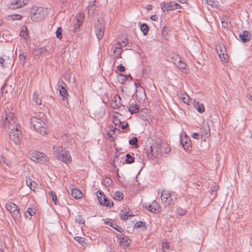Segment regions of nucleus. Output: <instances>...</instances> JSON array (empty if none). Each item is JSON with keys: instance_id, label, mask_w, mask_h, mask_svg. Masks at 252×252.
I'll return each instance as SVG.
<instances>
[{"instance_id": "603ef678", "label": "nucleus", "mask_w": 252, "mask_h": 252, "mask_svg": "<svg viewBox=\"0 0 252 252\" xmlns=\"http://www.w3.org/2000/svg\"><path fill=\"white\" fill-rule=\"evenodd\" d=\"M103 202L102 203L103 205L106 206H110V201L107 199L106 197L105 198H103Z\"/></svg>"}, {"instance_id": "cd10ccee", "label": "nucleus", "mask_w": 252, "mask_h": 252, "mask_svg": "<svg viewBox=\"0 0 252 252\" xmlns=\"http://www.w3.org/2000/svg\"><path fill=\"white\" fill-rule=\"evenodd\" d=\"M20 35L24 38V39L27 40L29 38V34L27 32V28L26 27H22V30L20 32Z\"/></svg>"}, {"instance_id": "a878e982", "label": "nucleus", "mask_w": 252, "mask_h": 252, "mask_svg": "<svg viewBox=\"0 0 252 252\" xmlns=\"http://www.w3.org/2000/svg\"><path fill=\"white\" fill-rule=\"evenodd\" d=\"M26 184L31 189L34 190L37 184L33 181L31 178H27L26 179Z\"/></svg>"}, {"instance_id": "39448f33", "label": "nucleus", "mask_w": 252, "mask_h": 252, "mask_svg": "<svg viewBox=\"0 0 252 252\" xmlns=\"http://www.w3.org/2000/svg\"><path fill=\"white\" fill-rule=\"evenodd\" d=\"M9 130V133L10 139L12 140L15 144H19L22 138V131L20 129V126L18 125L13 129Z\"/></svg>"}, {"instance_id": "c9c22d12", "label": "nucleus", "mask_w": 252, "mask_h": 252, "mask_svg": "<svg viewBox=\"0 0 252 252\" xmlns=\"http://www.w3.org/2000/svg\"><path fill=\"white\" fill-rule=\"evenodd\" d=\"M124 198L123 194L120 191H116L114 194V198L117 200H122Z\"/></svg>"}, {"instance_id": "4d7b16f0", "label": "nucleus", "mask_w": 252, "mask_h": 252, "mask_svg": "<svg viewBox=\"0 0 252 252\" xmlns=\"http://www.w3.org/2000/svg\"><path fill=\"white\" fill-rule=\"evenodd\" d=\"M144 222L143 221H138L135 224V227L136 228H140L143 225Z\"/></svg>"}, {"instance_id": "a19ab883", "label": "nucleus", "mask_w": 252, "mask_h": 252, "mask_svg": "<svg viewBox=\"0 0 252 252\" xmlns=\"http://www.w3.org/2000/svg\"><path fill=\"white\" fill-rule=\"evenodd\" d=\"M33 99L34 101L37 104V105H41L42 103L41 99L38 97V95L36 94H33Z\"/></svg>"}, {"instance_id": "dca6fc26", "label": "nucleus", "mask_w": 252, "mask_h": 252, "mask_svg": "<svg viewBox=\"0 0 252 252\" xmlns=\"http://www.w3.org/2000/svg\"><path fill=\"white\" fill-rule=\"evenodd\" d=\"M121 98L119 95H116L111 103V106L114 109H118L122 106Z\"/></svg>"}, {"instance_id": "9b49d317", "label": "nucleus", "mask_w": 252, "mask_h": 252, "mask_svg": "<svg viewBox=\"0 0 252 252\" xmlns=\"http://www.w3.org/2000/svg\"><path fill=\"white\" fill-rule=\"evenodd\" d=\"M216 50L221 61L223 63L228 62V56L226 53V48L224 46H219Z\"/></svg>"}, {"instance_id": "8fccbe9b", "label": "nucleus", "mask_w": 252, "mask_h": 252, "mask_svg": "<svg viewBox=\"0 0 252 252\" xmlns=\"http://www.w3.org/2000/svg\"><path fill=\"white\" fill-rule=\"evenodd\" d=\"M176 213L180 216H183L186 213V211L181 208H178L176 209Z\"/></svg>"}, {"instance_id": "37998d69", "label": "nucleus", "mask_w": 252, "mask_h": 252, "mask_svg": "<svg viewBox=\"0 0 252 252\" xmlns=\"http://www.w3.org/2000/svg\"><path fill=\"white\" fill-rule=\"evenodd\" d=\"M56 37L61 39L62 38V29L61 27H59L56 31Z\"/></svg>"}, {"instance_id": "ea45409f", "label": "nucleus", "mask_w": 252, "mask_h": 252, "mask_svg": "<svg viewBox=\"0 0 252 252\" xmlns=\"http://www.w3.org/2000/svg\"><path fill=\"white\" fill-rule=\"evenodd\" d=\"M0 162L3 163L5 164H6L7 166H10V161L5 158V157L3 156H1L0 157Z\"/></svg>"}, {"instance_id": "6e6d98bb", "label": "nucleus", "mask_w": 252, "mask_h": 252, "mask_svg": "<svg viewBox=\"0 0 252 252\" xmlns=\"http://www.w3.org/2000/svg\"><path fill=\"white\" fill-rule=\"evenodd\" d=\"M206 2L208 4L211 6H213L215 5V1L214 0H206Z\"/></svg>"}, {"instance_id": "2f4dec72", "label": "nucleus", "mask_w": 252, "mask_h": 252, "mask_svg": "<svg viewBox=\"0 0 252 252\" xmlns=\"http://www.w3.org/2000/svg\"><path fill=\"white\" fill-rule=\"evenodd\" d=\"M84 14L82 12L78 13L76 15V22L82 24L84 21Z\"/></svg>"}, {"instance_id": "4c0bfd02", "label": "nucleus", "mask_w": 252, "mask_h": 252, "mask_svg": "<svg viewBox=\"0 0 252 252\" xmlns=\"http://www.w3.org/2000/svg\"><path fill=\"white\" fill-rule=\"evenodd\" d=\"M141 31L143 32L144 35H146L148 33L149 28L147 25L145 23L142 24L140 26Z\"/></svg>"}, {"instance_id": "9d476101", "label": "nucleus", "mask_w": 252, "mask_h": 252, "mask_svg": "<svg viewBox=\"0 0 252 252\" xmlns=\"http://www.w3.org/2000/svg\"><path fill=\"white\" fill-rule=\"evenodd\" d=\"M58 90H59V93L62 96L63 100L67 99L68 94L66 90V85L64 82L62 80H59L58 83Z\"/></svg>"}, {"instance_id": "473e14b6", "label": "nucleus", "mask_w": 252, "mask_h": 252, "mask_svg": "<svg viewBox=\"0 0 252 252\" xmlns=\"http://www.w3.org/2000/svg\"><path fill=\"white\" fill-rule=\"evenodd\" d=\"M180 97L184 102V103L187 104H189L190 102V98L187 94L185 93L184 94H182Z\"/></svg>"}, {"instance_id": "f257e3e1", "label": "nucleus", "mask_w": 252, "mask_h": 252, "mask_svg": "<svg viewBox=\"0 0 252 252\" xmlns=\"http://www.w3.org/2000/svg\"><path fill=\"white\" fill-rule=\"evenodd\" d=\"M0 124L6 129H13L18 125L14 113L9 110H5L2 115Z\"/></svg>"}, {"instance_id": "49530a36", "label": "nucleus", "mask_w": 252, "mask_h": 252, "mask_svg": "<svg viewBox=\"0 0 252 252\" xmlns=\"http://www.w3.org/2000/svg\"><path fill=\"white\" fill-rule=\"evenodd\" d=\"M76 221L79 223L84 224L85 220L81 215H78L76 217Z\"/></svg>"}, {"instance_id": "e433bc0d", "label": "nucleus", "mask_w": 252, "mask_h": 252, "mask_svg": "<svg viewBox=\"0 0 252 252\" xmlns=\"http://www.w3.org/2000/svg\"><path fill=\"white\" fill-rule=\"evenodd\" d=\"M74 239L83 246L87 244L85 239L84 238L79 236H76L74 237Z\"/></svg>"}, {"instance_id": "72a5a7b5", "label": "nucleus", "mask_w": 252, "mask_h": 252, "mask_svg": "<svg viewBox=\"0 0 252 252\" xmlns=\"http://www.w3.org/2000/svg\"><path fill=\"white\" fill-rule=\"evenodd\" d=\"M125 161L126 163L130 164L134 161L135 158L132 157L129 154H126Z\"/></svg>"}, {"instance_id": "c756f323", "label": "nucleus", "mask_w": 252, "mask_h": 252, "mask_svg": "<svg viewBox=\"0 0 252 252\" xmlns=\"http://www.w3.org/2000/svg\"><path fill=\"white\" fill-rule=\"evenodd\" d=\"M132 79V77L130 76V74L127 75H123L122 74H120L119 76V81L122 84L124 83L125 81L126 80Z\"/></svg>"}, {"instance_id": "aec40b11", "label": "nucleus", "mask_w": 252, "mask_h": 252, "mask_svg": "<svg viewBox=\"0 0 252 252\" xmlns=\"http://www.w3.org/2000/svg\"><path fill=\"white\" fill-rule=\"evenodd\" d=\"M239 37L243 42H247L251 39V34L249 32L244 31L242 33L240 34Z\"/></svg>"}, {"instance_id": "20e7f679", "label": "nucleus", "mask_w": 252, "mask_h": 252, "mask_svg": "<svg viewBox=\"0 0 252 252\" xmlns=\"http://www.w3.org/2000/svg\"><path fill=\"white\" fill-rule=\"evenodd\" d=\"M5 207L11 214L12 218L15 220H19L21 219V214L20 208L15 203L8 201L5 203Z\"/></svg>"}, {"instance_id": "c85d7f7f", "label": "nucleus", "mask_w": 252, "mask_h": 252, "mask_svg": "<svg viewBox=\"0 0 252 252\" xmlns=\"http://www.w3.org/2000/svg\"><path fill=\"white\" fill-rule=\"evenodd\" d=\"M221 21L222 27L224 28H228L230 24L229 18L227 16H224L221 19Z\"/></svg>"}, {"instance_id": "774afa93", "label": "nucleus", "mask_w": 252, "mask_h": 252, "mask_svg": "<svg viewBox=\"0 0 252 252\" xmlns=\"http://www.w3.org/2000/svg\"><path fill=\"white\" fill-rule=\"evenodd\" d=\"M146 9L147 10H150L152 9V5L151 4H148L147 6Z\"/></svg>"}, {"instance_id": "0eeeda50", "label": "nucleus", "mask_w": 252, "mask_h": 252, "mask_svg": "<svg viewBox=\"0 0 252 252\" xmlns=\"http://www.w3.org/2000/svg\"><path fill=\"white\" fill-rule=\"evenodd\" d=\"M181 7L182 6L180 4L174 1H169L167 2H164L162 4L161 9L162 11L165 12L180 9Z\"/></svg>"}, {"instance_id": "79ce46f5", "label": "nucleus", "mask_w": 252, "mask_h": 252, "mask_svg": "<svg viewBox=\"0 0 252 252\" xmlns=\"http://www.w3.org/2000/svg\"><path fill=\"white\" fill-rule=\"evenodd\" d=\"M155 150V147H153V146L150 147L151 155L153 158L154 157L156 158L158 155V151H156Z\"/></svg>"}, {"instance_id": "864d4df0", "label": "nucleus", "mask_w": 252, "mask_h": 252, "mask_svg": "<svg viewBox=\"0 0 252 252\" xmlns=\"http://www.w3.org/2000/svg\"><path fill=\"white\" fill-rule=\"evenodd\" d=\"M162 247L163 251H165L166 250H168L169 249L170 245L166 242H164L162 243Z\"/></svg>"}, {"instance_id": "7c9ffc66", "label": "nucleus", "mask_w": 252, "mask_h": 252, "mask_svg": "<svg viewBox=\"0 0 252 252\" xmlns=\"http://www.w3.org/2000/svg\"><path fill=\"white\" fill-rule=\"evenodd\" d=\"M129 144L133 146L135 148H137L138 147V138L136 137H132L129 140Z\"/></svg>"}, {"instance_id": "6ab92c4d", "label": "nucleus", "mask_w": 252, "mask_h": 252, "mask_svg": "<svg viewBox=\"0 0 252 252\" xmlns=\"http://www.w3.org/2000/svg\"><path fill=\"white\" fill-rule=\"evenodd\" d=\"M185 139L183 138H181L180 142L182 145L183 147L185 149L189 150V148H190V140L189 138L187 137L186 134L185 135Z\"/></svg>"}, {"instance_id": "58836bf2", "label": "nucleus", "mask_w": 252, "mask_h": 252, "mask_svg": "<svg viewBox=\"0 0 252 252\" xmlns=\"http://www.w3.org/2000/svg\"><path fill=\"white\" fill-rule=\"evenodd\" d=\"M177 67L180 69H185L187 66L186 63L182 60L181 58L178 61V63L176 65Z\"/></svg>"}, {"instance_id": "3c124183", "label": "nucleus", "mask_w": 252, "mask_h": 252, "mask_svg": "<svg viewBox=\"0 0 252 252\" xmlns=\"http://www.w3.org/2000/svg\"><path fill=\"white\" fill-rule=\"evenodd\" d=\"M19 58L20 60L24 64L26 62V56L23 54H21L19 55Z\"/></svg>"}, {"instance_id": "338daca9", "label": "nucleus", "mask_w": 252, "mask_h": 252, "mask_svg": "<svg viewBox=\"0 0 252 252\" xmlns=\"http://www.w3.org/2000/svg\"><path fill=\"white\" fill-rule=\"evenodd\" d=\"M128 126V123H126L125 125L121 126L122 129H125Z\"/></svg>"}, {"instance_id": "1a4fd4ad", "label": "nucleus", "mask_w": 252, "mask_h": 252, "mask_svg": "<svg viewBox=\"0 0 252 252\" xmlns=\"http://www.w3.org/2000/svg\"><path fill=\"white\" fill-rule=\"evenodd\" d=\"M95 32L98 40L102 38L104 33V25L103 21L98 20L94 26Z\"/></svg>"}, {"instance_id": "052dcab7", "label": "nucleus", "mask_w": 252, "mask_h": 252, "mask_svg": "<svg viewBox=\"0 0 252 252\" xmlns=\"http://www.w3.org/2000/svg\"><path fill=\"white\" fill-rule=\"evenodd\" d=\"M200 136V134L199 133H193L192 134V137L195 139H198Z\"/></svg>"}, {"instance_id": "a211bd4d", "label": "nucleus", "mask_w": 252, "mask_h": 252, "mask_svg": "<svg viewBox=\"0 0 252 252\" xmlns=\"http://www.w3.org/2000/svg\"><path fill=\"white\" fill-rule=\"evenodd\" d=\"M71 196L75 198L79 199L83 196L82 192L78 189L76 188H71Z\"/></svg>"}, {"instance_id": "680f3d73", "label": "nucleus", "mask_w": 252, "mask_h": 252, "mask_svg": "<svg viewBox=\"0 0 252 252\" xmlns=\"http://www.w3.org/2000/svg\"><path fill=\"white\" fill-rule=\"evenodd\" d=\"M40 53H43L47 51V48L45 47H42L38 49Z\"/></svg>"}, {"instance_id": "f03ea898", "label": "nucleus", "mask_w": 252, "mask_h": 252, "mask_svg": "<svg viewBox=\"0 0 252 252\" xmlns=\"http://www.w3.org/2000/svg\"><path fill=\"white\" fill-rule=\"evenodd\" d=\"M31 19L35 22L43 20L47 16V10L43 7L33 6L31 9Z\"/></svg>"}, {"instance_id": "7ed1b4c3", "label": "nucleus", "mask_w": 252, "mask_h": 252, "mask_svg": "<svg viewBox=\"0 0 252 252\" xmlns=\"http://www.w3.org/2000/svg\"><path fill=\"white\" fill-rule=\"evenodd\" d=\"M31 123L33 128L41 135L46 134V127L45 123L41 119L36 117H32L31 119Z\"/></svg>"}, {"instance_id": "4468645a", "label": "nucleus", "mask_w": 252, "mask_h": 252, "mask_svg": "<svg viewBox=\"0 0 252 252\" xmlns=\"http://www.w3.org/2000/svg\"><path fill=\"white\" fill-rule=\"evenodd\" d=\"M112 50L115 54V58L119 59L121 58V54L122 53V44L118 42L114 44L112 46Z\"/></svg>"}, {"instance_id": "c03bdc74", "label": "nucleus", "mask_w": 252, "mask_h": 252, "mask_svg": "<svg viewBox=\"0 0 252 252\" xmlns=\"http://www.w3.org/2000/svg\"><path fill=\"white\" fill-rule=\"evenodd\" d=\"M218 189H219L218 186H217L215 183H214L212 185V188H211L212 193L213 194V193H214V195L216 196V192H217V190H218Z\"/></svg>"}, {"instance_id": "4be33fe9", "label": "nucleus", "mask_w": 252, "mask_h": 252, "mask_svg": "<svg viewBox=\"0 0 252 252\" xmlns=\"http://www.w3.org/2000/svg\"><path fill=\"white\" fill-rule=\"evenodd\" d=\"M97 2L96 1H94L90 3L88 5V14L89 15H93L94 13V11L96 10L97 7Z\"/></svg>"}, {"instance_id": "5fc2aeb1", "label": "nucleus", "mask_w": 252, "mask_h": 252, "mask_svg": "<svg viewBox=\"0 0 252 252\" xmlns=\"http://www.w3.org/2000/svg\"><path fill=\"white\" fill-rule=\"evenodd\" d=\"M81 25H82L81 23L76 22V23H74V32H75L76 30H78L80 28V27Z\"/></svg>"}, {"instance_id": "ddd939ff", "label": "nucleus", "mask_w": 252, "mask_h": 252, "mask_svg": "<svg viewBox=\"0 0 252 252\" xmlns=\"http://www.w3.org/2000/svg\"><path fill=\"white\" fill-rule=\"evenodd\" d=\"M116 237L118 242L124 248L128 247L131 242L130 239H128L123 234H118L116 235Z\"/></svg>"}, {"instance_id": "5701e85b", "label": "nucleus", "mask_w": 252, "mask_h": 252, "mask_svg": "<svg viewBox=\"0 0 252 252\" xmlns=\"http://www.w3.org/2000/svg\"><path fill=\"white\" fill-rule=\"evenodd\" d=\"M131 216V212L129 211V209L122 210L120 214V217L123 220H126L129 217Z\"/></svg>"}, {"instance_id": "2eb2a0df", "label": "nucleus", "mask_w": 252, "mask_h": 252, "mask_svg": "<svg viewBox=\"0 0 252 252\" xmlns=\"http://www.w3.org/2000/svg\"><path fill=\"white\" fill-rule=\"evenodd\" d=\"M29 0H14L11 3L12 8H18L26 5L28 2Z\"/></svg>"}, {"instance_id": "f704fd0d", "label": "nucleus", "mask_w": 252, "mask_h": 252, "mask_svg": "<svg viewBox=\"0 0 252 252\" xmlns=\"http://www.w3.org/2000/svg\"><path fill=\"white\" fill-rule=\"evenodd\" d=\"M109 225L112 228L115 229L116 230L118 231L119 232H122L123 230L122 228L120 227L119 225H118L117 224L113 222H109Z\"/></svg>"}, {"instance_id": "e2e57ef3", "label": "nucleus", "mask_w": 252, "mask_h": 252, "mask_svg": "<svg viewBox=\"0 0 252 252\" xmlns=\"http://www.w3.org/2000/svg\"><path fill=\"white\" fill-rule=\"evenodd\" d=\"M99 196H105L103 191H102L100 190H98L97 191V197H99Z\"/></svg>"}, {"instance_id": "bb28decb", "label": "nucleus", "mask_w": 252, "mask_h": 252, "mask_svg": "<svg viewBox=\"0 0 252 252\" xmlns=\"http://www.w3.org/2000/svg\"><path fill=\"white\" fill-rule=\"evenodd\" d=\"M35 213V209L32 208H28L26 211L25 216L26 218L30 219L32 216Z\"/></svg>"}, {"instance_id": "f8f14e48", "label": "nucleus", "mask_w": 252, "mask_h": 252, "mask_svg": "<svg viewBox=\"0 0 252 252\" xmlns=\"http://www.w3.org/2000/svg\"><path fill=\"white\" fill-rule=\"evenodd\" d=\"M58 160H61L64 163L68 164L72 162V158L69 151L64 150L62 152V153H61Z\"/></svg>"}, {"instance_id": "13d9d810", "label": "nucleus", "mask_w": 252, "mask_h": 252, "mask_svg": "<svg viewBox=\"0 0 252 252\" xmlns=\"http://www.w3.org/2000/svg\"><path fill=\"white\" fill-rule=\"evenodd\" d=\"M117 68L118 70L121 72H123L125 70V67L121 64L117 66Z\"/></svg>"}, {"instance_id": "412c9836", "label": "nucleus", "mask_w": 252, "mask_h": 252, "mask_svg": "<svg viewBox=\"0 0 252 252\" xmlns=\"http://www.w3.org/2000/svg\"><path fill=\"white\" fill-rule=\"evenodd\" d=\"M159 206L156 202H153L151 204L149 205V210L154 213H158L159 211Z\"/></svg>"}, {"instance_id": "09e8293b", "label": "nucleus", "mask_w": 252, "mask_h": 252, "mask_svg": "<svg viewBox=\"0 0 252 252\" xmlns=\"http://www.w3.org/2000/svg\"><path fill=\"white\" fill-rule=\"evenodd\" d=\"M11 19L13 20H20L22 19V16L19 14H13L11 16Z\"/></svg>"}, {"instance_id": "f3484780", "label": "nucleus", "mask_w": 252, "mask_h": 252, "mask_svg": "<svg viewBox=\"0 0 252 252\" xmlns=\"http://www.w3.org/2000/svg\"><path fill=\"white\" fill-rule=\"evenodd\" d=\"M64 150L63 147L60 146H55L53 148L52 154L54 156L58 159L62 152Z\"/></svg>"}, {"instance_id": "a18cd8bd", "label": "nucleus", "mask_w": 252, "mask_h": 252, "mask_svg": "<svg viewBox=\"0 0 252 252\" xmlns=\"http://www.w3.org/2000/svg\"><path fill=\"white\" fill-rule=\"evenodd\" d=\"M50 193L51 195L53 202L55 204H57L58 202V198L56 193L53 191H51Z\"/></svg>"}, {"instance_id": "bf43d9fd", "label": "nucleus", "mask_w": 252, "mask_h": 252, "mask_svg": "<svg viewBox=\"0 0 252 252\" xmlns=\"http://www.w3.org/2000/svg\"><path fill=\"white\" fill-rule=\"evenodd\" d=\"M105 196H99V197H97L98 201L101 205L102 204L103 202V198H105Z\"/></svg>"}, {"instance_id": "393cba45", "label": "nucleus", "mask_w": 252, "mask_h": 252, "mask_svg": "<svg viewBox=\"0 0 252 252\" xmlns=\"http://www.w3.org/2000/svg\"><path fill=\"white\" fill-rule=\"evenodd\" d=\"M194 107L199 113H202L204 112L205 108L204 105L202 103H200L198 101L194 102Z\"/></svg>"}, {"instance_id": "0e129e2a", "label": "nucleus", "mask_w": 252, "mask_h": 252, "mask_svg": "<svg viewBox=\"0 0 252 252\" xmlns=\"http://www.w3.org/2000/svg\"><path fill=\"white\" fill-rule=\"evenodd\" d=\"M158 18L157 17V16L154 15H152L151 17V19L153 21H157L158 20Z\"/></svg>"}, {"instance_id": "69168bd1", "label": "nucleus", "mask_w": 252, "mask_h": 252, "mask_svg": "<svg viewBox=\"0 0 252 252\" xmlns=\"http://www.w3.org/2000/svg\"><path fill=\"white\" fill-rule=\"evenodd\" d=\"M4 62L5 59H4L3 58H0V64H1L2 66H4Z\"/></svg>"}, {"instance_id": "423d86ee", "label": "nucleus", "mask_w": 252, "mask_h": 252, "mask_svg": "<svg viewBox=\"0 0 252 252\" xmlns=\"http://www.w3.org/2000/svg\"><path fill=\"white\" fill-rule=\"evenodd\" d=\"M161 199L165 206H169L174 203V199L170 192L163 190L161 193Z\"/></svg>"}, {"instance_id": "b1692460", "label": "nucleus", "mask_w": 252, "mask_h": 252, "mask_svg": "<svg viewBox=\"0 0 252 252\" xmlns=\"http://www.w3.org/2000/svg\"><path fill=\"white\" fill-rule=\"evenodd\" d=\"M139 106L135 103H131L128 107V111L131 114L136 113L138 112Z\"/></svg>"}, {"instance_id": "de8ad7c7", "label": "nucleus", "mask_w": 252, "mask_h": 252, "mask_svg": "<svg viewBox=\"0 0 252 252\" xmlns=\"http://www.w3.org/2000/svg\"><path fill=\"white\" fill-rule=\"evenodd\" d=\"M181 59V57L178 56H175L171 58V61L172 62L175 64H177V63H178L179 60H180Z\"/></svg>"}, {"instance_id": "6e6552de", "label": "nucleus", "mask_w": 252, "mask_h": 252, "mask_svg": "<svg viewBox=\"0 0 252 252\" xmlns=\"http://www.w3.org/2000/svg\"><path fill=\"white\" fill-rule=\"evenodd\" d=\"M31 159L33 161L40 164H45L48 161L47 156L43 153L39 152H34Z\"/></svg>"}]
</instances>
